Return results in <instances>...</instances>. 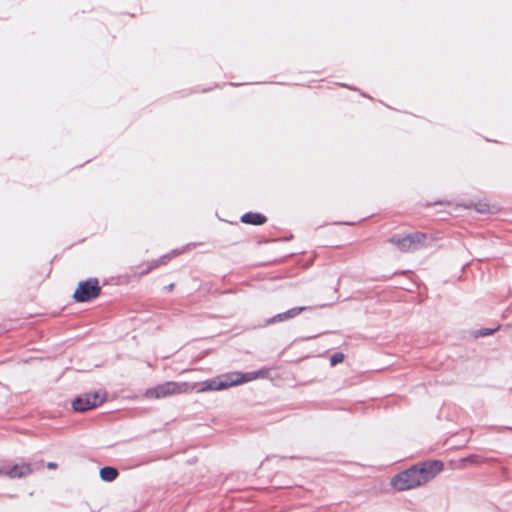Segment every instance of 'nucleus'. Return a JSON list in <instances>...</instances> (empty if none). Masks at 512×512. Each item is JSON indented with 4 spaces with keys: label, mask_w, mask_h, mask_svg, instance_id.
Segmentation results:
<instances>
[{
    "label": "nucleus",
    "mask_w": 512,
    "mask_h": 512,
    "mask_svg": "<svg viewBox=\"0 0 512 512\" xmlns=\"http://www.w3.org/2000/svg\"><path fill=\"white\" fill-rule=\"evenodd\" d=\"M444 469L440 460L424 461L396 474L391 485L398 491H405L424 485Z\"/></svg>",
    "instance_id": "obj_1"
},
{
    "label": "nucleus",
    "mask_w": 512,
    "mask_h": 512,
    "mask_svg": "<svg viewBox=\"0 0 512 512\" xmlns=\"http://www.w3.org/2000/svg\"><path fill=\"white\" fill-rule=\"evenodd\" d=\"M119 475L118 470L112 466H104L100 469V478L105 482L114 481Z\"/></svg>",
    "instance_id": "obj_11"
},
{
    "label": "nucleus",
    "mask_w": 512,
    "mask_h": 512,
    "mask_svg": "<svg viewBox=\"0 0 512 512\" xmlns=\"http://www.w3.org/2000/svg\"><path fill=\"white\" fill-rule=\"evenodd\" d=\"M101 293V287L97 278H89L81 281L76 288L73 298L76 302H88L96 298Z\"/></svg>",
    "instance_id": "obj_5"
},
{
    "label": "nucleus",
    "mask_w": 512,
    "mask_h": 512,
    "mask_svg": "<svg viewBox=\"0 0 512 512\" xmlns=\"http://www.w3.org/2000/svg\"><path fill=\"white\" fill-rule=\"evenodd\" d=\"M241 222L244 224L254 225V226H260L266 223L267 218L265 215L259 212H246L244 213L241 218Z\"/></svg>",
    "instance_id": "obj_10"
},
{
    "label": "nucleus",
    "mask_w": 512,
    "mask_h": 512,
    "mask_svg": "<svg viewBox=\"0 0 512 512\" xmlns=\"http://www.w3.org/2000/svg\"><path fill=\"white\" fill-rule=\"evenodd\" d=\"M475 209L479 213H487L489 212V205L485 203H478L475 205Z\"/></svg>",
    "instance_id": "obj_14"
},
{
    "label": "nucleus",
    "mask_w": 512,
    "mask_h": 512,
    "mask_svg": "<svg viewBox=\"0 0 512 512\" xmlns=\"http://www.w3.org/2000/svg\"><path fill=\"white\" fill-rule=\"evenodd\" d=\"M57 467V464L55 462H49L47 464L48 469H55Z\"/></svg>",
    "instance_id": "obj_15"
},
{
    "label": "nucleus",
    "mask_w": 512,
    "mask_h": 512,
    "mask_svg": "<svg viewBox=\"0 0 512 512\" xmlns=\"http://www.w3.org/2000/svg\"><path fill=\"white\" fill-rule=\"evenodd\" d=\"M190 389L188 383L168 381L146 390V397L150 399H161L174 394H181Z\"/></svg>",
    "instance_id": "obj_4"
},
{
    "label": "nucleus",
    "mask_w": 512,
    "mask_h": 512,
    "mask_svg": "<svg viewBox=\"0 0 512 512\" xmlns=\"http://www.w3.org/2000/svg\"><path fill=\"white\" fill-rule=\"evenodd\" d=\"M498 329H499V327H497V328H481V329L475 330L473 332V337L474 338L486 337V336L492 335Z\"/></svg>",
    "instance_id": "obj_12"
},
{
    "label": "nucleus",
    "mask_w": 512,
    "mask_h": 512,
    "mask_svg": "<svg viewBox=\"0 0 512 512\" xmlns=\"http://www.w3.org/2000/svg\"><path fill=\"white\" fill-rule=\"evenodd\" d=\"M33 473V468L28 463L20 464H1L0 475L7 476L11 479L23 478Z\"/></svg>",
    "instance_id": "obj_7"
},
{
    "label": "nucleus",
    "mask_w": 512,
    "mask_h": 512,
    "mask_svg": "<svg viewBox=\"0 0 512 512\" xmlns=\"http://www.w3.org/2000/svg\"><path fill=\"white\" fill-rule=\"evenodd\" d=\"M270 369L261 368L257 371H251L246 373L234 372L228 374L226 380L217 381V380H208L203 383V386L198 389L199 392L205 391H219L223 389H227L231 386L243 384L258 378H266L269 375Z\"/></svg>",
    "instance_id": "obj_2"
},
{
    "label": "nucleus",
    "mask_w": 512,
    "mask_h": 512,
    "mask_svg": "<svg viewBox=\"0 0 512 512\" xmlns=\"http://www.w3.org/2000/svg\"><path fill=\"white\" fill-rule=\"evenodd\" d=\"M311 309H312V307H310V306L293 307L285 312L278 313L277 315L269 318L268 320H266V325H271V324H274L277 322L287 321L289 319H292V318L298 316L301 312L306 311V310H311Z\"/></svg>",
    "instance_id": "obj_8"
},
{
    "label": "nucleus",
    "mask_w": 512,
    "mask_h": 512,
    "mask_svg": "<svg viewBox=\"0 0 512 512\" xmlns=\"http://www.w3.org/2000/svg\"><path fill=\"white\" fill-rule=\"evenodd\" d=\"M445 202L444 201H436L434 204L437 205V204H444Z\"/></svg>",
    "instance_id": "obj_17"
},
{
    "label": "nucleus",
    "mask_w": 512,
    "mask_h": 512,
    "mask_svg": "<svg viewBox=\"0 0 512 512\" xmlns=\"http://www.w3.org/2000/svg\"><path fill=\"white\" fill-rule=\"evenodd\" d=\"M343 360H344V354L341 352H337V353H334L330 357V364H331V366H335V365L341 363Z\"/></svg>",
    "instance_id": "obj_13"
},
{
    "label": "nucleus",
    "mask_w": 512,
    "mask_h": 512,
    "mask_svg": "<svg viewBox=\"0 0 512 512\" xmlns=\"http://www.w3.org/2000/svg\"><path fill=\"white\" fill-rule=\"evenodd\" d=\"M174 286H175L174 283H171L168 286H166L165 289L168 291H172L174 289Z\"/></svg>",
    "instance_id": "obj_16"
},
{
    "label": "nucleus",
    "mask_w": 512,
    "mask_h": 512,
    "mask_svg": "<svg viewBox=\"0 0 512 512\" xmlns=\"http://www.w3.org/2000/svg\"><path fill=\"white\" fill-rule=\"evenodd\" d=\"M106 399L105 394L99 392H88L77 396L72 401V408L77 412H85L101 405Z\"/></svg>",
    "instance_id": "obj_6"
},
{
    "label": "nucleus",
    "mask_w": 512,
    "mask_h": 512,
    "mask_svg": "<svg viewBox=\"0 0 512 512\" xmlns=\"http://www.w3.org/2000/svg\"><path fill=\"white\" fill-rule=\"evenodd\" d=\"M427 234L414 232L406 235H394L389 238V242L395 245L402 252L415 251L425 245Z\"/></svg>",
    "instance_id": "obj_3"
},
{
    "label": "nucleus",
    "mask_w": 512,
    "mask_h": 512,
    "mask_svg": "<svg viewBox=\"0 0 512 512\" xmlns=\"http://www.w3.org/2000/svg\"><path fill=\"white\" fill-rule=\"evenodd\" d=\"M506 428L512 430V427H506Z\"/></svg>",
    "instance_id": "obj_18"
},
{
    "label": "nucleus",
    "mask_w": 512,
    "mask_h": 512,
    "mask_svg": "<svg viewBox=\"0 0 512 512\" xmlns=\"http://www.w3.org/2000/svg\"><path fill=\"white\" fill-rule=\"evenodd\" d=\"M177 254H180V251L174 250L172 252V254L164 255L161 258H159L157 260H154L151 263H148L146 265V267L144 269H142V270H139V267L132 268L133 269V275H137V276L146 275L150 271H152L153 269L159 267L160 265L166 264L171 259L172 255H177Z\"/></svg>",
    "instance_id": "obj_9"
}]
</instances>
